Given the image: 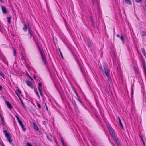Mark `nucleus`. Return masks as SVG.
Returning a JSON list of instances; mask_svg holds the SVG:
<instances>
[{
  "instance_id": "nucleus-33",
  "label": "nucleus",
  "mask_w": 146,
  "mask_h": 146,
  "mask_svg": "<svg viewBox=\"0 0 146 146\" xmlns=\"http://www.w3.org/2000/svg\"><path fill=\"white\" fill-rule=\"evenodd\" d=\"M15 117H16V118L17 119L18 121L20 120L19 117L15 115Z\"/></svg>"
},
{
  "instance_id": "nucleus-55",
  "label": "nucleus",
  "mask_w": 146,
  "mask_h": 146,
  "mask_svg": "<svg viewBox=\"0 0 146 146\" xmlns=\"http://www.w3.org/2000/svg\"><path fill=\"white\" fill-rule=\"evenodd\" d=\"M45 123V122H43V123Z\"/></svg>"
},
{
  "instance_id": "nucleus-24",
  "label": "nucleus",
  "mask_w": 146,
  "mask_h": 146,
  "mask_svg": "<svg viewBox=\"0 0 146 146\" xmlns=\"http://www.w3.org/2000/svg\"><path fill=\"white\" fill-rule=\"evenodd\" d=\"M11 17H8V22L9 23H10V22H11L10 19H11Z\"/></svg>"
},
{
  "instance_id": "nucleus-4",
  "label": "nucleus",
  "mask_w": 146,
  "mask_h": 146,
  "mask_svg": "<svg viewBox=\"0 0 146 146\" xmlns=\"http://www.w3.org/2000/svg\"><path fill=\"white\" fill-rule=\"evenodd\" d=\"M40 51L41 54L42 61L44 62V64H46V60L45 58V53L44 51H43L40 50Z\"/></svg>"
},
{
  "instance_id": "nucleus-8",
  "label": "nucleus",
  "mask_w": 146,
  "mask_h": 146,
  "mask_svg": "<svg viewBox=\"0 0 146 146\" xmlns=\"http://www.w3.org/2000/svg\"><path fill=\"white\" fill-rule=\"evenodd\" d=\"M2 10L3 13L5 14L7 12V10L5 7L3 6H1Z\"/></svg>"
},
{
  "instance_id": "nucleus-29",
  "label": "nucleus",
  "mask_w": 146,
  "mask_h": 146,
  "mask_svg": "<svg viewBox=\"0 0 146 146\" xmlns=\"http://www.w3.org/2000/svg\"><path fill=\"white\" fill-rule=\"evenodd\" d=\"M35 90V92H36V94L37 95L38 97H39V94H38L37 91H36Z\"/></svg>"
},
{
  "instance_id": "nucleus-15",
  "label": "nucleus",
  "mask_w": 146,
  "mask_h": 146,
  "mask_svg": "<svg viewBox=\"0 0 146 146\" xmlns=\"http://www.w3.org/2000/svg\"><path fill=\"white\" fill-rule=\"evenodd\" d=\"M40 87H38V89L39 90L40 94L41 96H42L43 95V94H42V92L41 91V90L40 89Z\"/></svg>"
},
{
  "instance_id": "nucleus-37",
  "label": "nucleus",
  "mask_w": 146,
  "mask_h": 146,
  "mask_svg": "<svg viewBox=\"0 0 146 146\" xmlns=\"http://www.w3.org/2000/svg\"><path fill=\"white\" fill-rule=\"evenodd\" d=\"M27 75L32 80H33V78L29 75V74H27Z\"/></svg>"
},
{
  "instance_id": "nucleus-9",
  "label": "nucleus",
  "mask_w": 146,
  "mask_h": 146,
  "mask_svg": "<svg viewBox=\"0 0 146 146\" xmlns=\"http://www.w3.org/2000/svg\"><path fill=\"white\" fill-rule=\"evenodd\" d=\"M6 103V105L9 109H11L12 108V106L11 105L9 102L7 101Z\"/></svg>"
},
{
  "instance_id": "nucleus-5",
  "label": "nucleus",
  "mask_w": 146,
  "mask_h": 146,
  "mask_svg": "<svg viewBox=\"0 0 146 146\" xmlns=\"http://www.w3.org/2000/svg\"><path fill=\"white\" fill-rule=\"evenodd\" d=\"M113 138L114 140L115 141L116 143L117 144L118 146H121L120 142H119L118 139L116 138L115 137Z\"/></svg>"
},
{
  "instance_id": "nucleus-31",
  "label": "nucleus",
  "mask_w": 146,
  "mask_h": 146,
  "mask_svg": "<svg viewBox=\"0 0 146 146\" xmlns=\"http://www.w3.org/2000/svg\"><path fill=\"white\" fill-rule=\"evenodd\" d=\"M21 59L22 60H23L25 62H26V60L24 58V57L23 56H22L21 58Z\"/></svg>"
},
{
  "instance_id": "nucleus-34",
  "label": "nucleus",
  "mask_w": 146,
  "mask_h": 146,
  "mask_svg": "<svg viewBox=\"0 0 146 146\" xmlns=\"http://www.w3.org/2000/svg\"><path fill=\"white\" fill-rule=\"evenodd\" d=\"M143 67L144 69L146 68V67H145V63L144 62H143Z\"/></svg>"
},
{
  "instance_id": "nucleus-21",
  "label": "nucleus",
  "mask_w": 146,
  "mask_h": 146,
  "mask_svg": "<svg viewBox=\"0 0 146 146\" xmlns=\"http://www.w3.org/2000/svg\"><path fill=\"white\" fill-rule=\"evenodd\" d=\"M28 31H29V33L30 34V36H31V35H32V34H31V28H28Z\"/></svg>"
},
{
  "instance_id": "nucleus-17",
  "label": "nucleus",
  "mask_w": 146,
  "mask_h": 146,
  "mask_svg": "<svg viewBox=\"0 0 146 146\" xmlns=\"http://www.w3.org/2000/svg\"><path fill=\"white\" fill-rule=\"evenodd\" d=\"M141 35L142 36H145L146 35V32L143 31L141 32Z\"/></svg>"
},
{
  "instance_id": "nucleus-11",
  "label": "nucleus",
  "mask_w": 146,
  "mask_h": 146,
  "mask_svg": "<svg viewBox=\"0 0 146 146\" xmlns=\"http://www.w3.org/2000/svg\"><path fill=\"white\" fill-rule=\"evenodd\" d=\"M141 51H142V53H143V55L144 56L146 57V53L145 50L143 48H142L141 49Z\"/></svg>"
},
{
  "instance_id": "nucleus-16",
  "label": "nucleus",
  "mask_w": 146,
  "mask_h": 146,
  "mask_svg": "<svg viewBox=\"0 0 146 146\" xmlns=\"http://www.w3.org/2000/svg\"><path fill=\"white\" fill-rule=\"evenodd\" d=\"M120 39L122 40L123 43H124V39H123V35H122L120 37Z\"/></svg>"
},
{
  "instance_id": "nucleus-19",
  "label": "nucleus",
  "mask_w": 146,
  "mask_h": 146,
  "mask_svg": "<svg viewBox=\"0 0 146 146\" xmlns=\"http://www.w3.org/2000/svg\"><path fill=\"white\" fill-rule=\"evenodd\" d=\"M61 141L63 146H65V145L64 143V141L62 138H61Z\"/></svg>"
},
{
  "instance_id": "nucleus-51",
  "label": "nucleus",
  "mask_w": 146,
  "mask_h": 146,
  "mask_svg": "<svg viewBox=\"0 0 146 146\" xmlns=\"http://www.w3.org/2000/svg\"><path fill=\"white\" fill-rule=\"evenodd\" d=\"M79 101L81 103H82L81 101L79 99Z\"/></svg>"
},
{
  "instance_id": "nucleus-20",
  "label": "nucleus",
  "mask_w": 146,
  "mask_h": 146,
  "mask_svg": "<svg viewBox=\"0 0 146 146\" xmlns=\"http://www.w3.org/2000/svg\"><path fill=\"white\" fill-rule=\"evenodd\" d=\"M23 29L24 31H26L27 29V28L25 24H24V27L23 28Z\"/></svg>"
},
{
  "instance_id": "nucleus-41",
  "label": "nucleus",
  "mask_w": 146,
  "mask_h": 146,
  "mask_svg": "<svg viewBox=\"0 0 146 146\" xmlns=\"http://www.w3.org/2000/svg\"><path fill=\"white\" fill-rule=\"evenodd\" d=\"M92 3L93 5L95 4V0H92Z\"/></svg>"
},
{
  "instance_id": "nucleus-54",
  "label": "nucleus",
  "mask_w": 146,
  "mask_h": 146,
  "mask_svg": "<svg viewBox=\"0 0 146 146\" xmlns=\"http://www.w3.org/2000/svg\"><path fill=\"white\" fill-rule=\"evenodd\" d=\"M16 94H17V95H18V94H17V93H16Z\"/></svg>"
},
{
  "instance_id": "nucleus-38",
  "label": "nucleus",
  "mask_w": 146,
  "mask_h": 146,
  "mask_svg": "<svg viewBox=\"0 0 146 146\" xmlns=\"http://www.w3.org/2000/svg\"><path fill=\"white\" fill-rule=\"evenodd\" d=\"M19 123L20 124H21L22 123V121L20 120H19L18 121Z\"/></svg>"
},
{
  "instance_id": "nucleus-49",
  "label": "nucleus",
  "mask_w": 146,
  "mask_h": 146,
  "mask_svg": "<svg viewBox=\"0 0 146 146\" xmlns=\"http://www.w3.org/2000/svg\"><path fill=\"white\" fill-rule=\"evenodd\" d=\"M46 110H48V108H47V106H46Z\"/></svg>"
},
{
  "instance_id": "nucleus-44",
  "label": "nucleus",
  "mask_w": 146,
  "mask_h": 146,
  "mask_svg": "<svg viewBox=\"0 0 146 146\" xmlns=\"http://www.w3.org/2000/svg\"><path fill=\"white\" fill-rule=\"evenodd\" d=\"M116 36L117 37H120V36L118 34H117L116 35Z\"/></svg>"
},
{
  "instance_id": "nucleus-47",
  "label": "nucleus",
  "mask_w": 146,
  "mask_h": 146,
  "mask_svg": "<svg viewBox=\"0 0 146 146\" xmlns=\"http://www.w3.org/2000/svg\"><path fill=\"white\" fill-rule=\"evenodd\" d=\"M131 94H132V96L133 95V93L132 91H131Z\"/></svg>"
},
{
  "instance_id": "nucleus-43",
  "label": "nucleus",
  "mask_w": 146,
  "mask_h": 146,
  "mask_svg": "<svg viewBox=\"0 0 146 146\" xmlns=\"http://www.w3.org/2000/svg\"><path fill=\"white\" fill-rule=\"evenodd\" d=\"M20 126H21V127L22 126H23V125L22 123L21 124H20Z\"/></svg>"
},
{
  "instance_id": "nucleus-2",
  "label": "nucleus",
  "mask_w": 146,
  "mask_h": 146,
  "mask_svg": "<svg viewBox=\"0 0 146 146\" xmlns=\"http://www.w3.org/2000/svg\"><path fill=\"white\" fill-rule=\"evenodd\" d=\"M107 127L108 129L110 132V133L111 136L113 137H115V131L113 129L111 128V127L110 125H107Z\"/></svg>"
},
{
  "instance_id": "nucleus-50",
  "label": "nucleus",
  "mask_w": 146,
  "mask_h": 146,
  "mask_svg": "<svg viewBox=\"0 0 146 146\" xmlns=\"http://www.w3.org/2000/svg\"><path fill=\"white\" fill-rule=\"evenodd\" d=\"M142 141H143V144H144V141H143V140H142Z\"/></svg>"
},
{
  "instance_id": "nucleus-26",
  "label": "nucleus",
  "mask_w": 146,
  "mask_h": 146,
  "mask_svg": "<svg viewBox=\"0 0 146 146\" xmlns=\"http://www.w3.org/2000/svg\"><path fill=\"white\" fill-rule=\"evenodd\" d=\"M26 145L27 146H32V145L29 142L27 143Z\"/></svg>"
},
{
  "instance_id": "nucleus-14",
  "label": "nucleus",
  "mask_w": 146,
  "mask_h": 146,
  "mask_svg": "<svg viewBox=\"0 0 146 146\" xmlns=\"http://www.w3.org/2000/svg\"><path fill=\"white\" fill-rule=\"evenodd\" d=\"M47 139L50 141H52V137L51 135H50V136H47Z\"/></svg>"
},
{
  "instance_id": "nucleus-25",
  "label": "nucleus",
  "mask_w": 146,
  "mask_h": 146,
  "mask_svg": "<svg viewBox=\"0 0 146 146\" xmlns=\"http://www.w3.org/2000/svg\"><path fill=\"white\" fill-rule=\"evenodd\" d=\"M135 0V1L137 3H141L142 1V0Z\"/></svg>"
},
{
  "instance_id": "nucleus-53",
  "label": "nucleus",
  "mask_w": 146,
  "mask_h": 146,
  "mask_svg": "<svg viewBox=\"0 0 146 146\" xmlns=\"http://www.w3.org/2000/svg\"><path fill=\"white\" fill-rule=\"evenodd\" d=\"M46 7H47V8H48V7L46 5Z\"/></svg>"
},
{
  "instance_id": "nucleus-6",
  "label": "nucleus",
  "mask_w": 146,
  "mask_h": 146,
  "mask_svg": "<svg viewBox=\"0 0 146 146\" xmlns=\"http://www.w3.org/2000/svg\"><path fill=\"white\" fill-rule=\"evenodd\" d=\"M26 83L27 85L32 88H33V86L32 84L29 81H26Z\"/></svg>"
},
{
  "instance_id": "nucleus-52",
  "label": "nucleus",
  "mask_w": 146,
  "mask_h": 146,
  "mask_svg": "<svg viewBox=\"0 0 146 146\" xmlns=\"http://www.w3.org/2000/svg\"><path fill=\"white\" fill-rule=\"evenodd\" d=\"M0 1H1V2H2V0H0Z\"/></svg>"
},
{
  "instance_id": "nucleus-40",
  "label": "nucleus",
  "mask_w": 146,
  "mask_h": 146,
  "mask_svg": "<svg viewBox=\"0 0 146 146\" xmlns=\"http://www.w3.org/2000/svg\"><path fill=\"white\" fill-rule=\"evenodd\" d=\"M1 144L2 146H5V145L3 143V142H2L1 143Z\"/></svg>"
},
{
  "instance_id": "nucleus-22",
  "label": "nucleus",
  "mask_w": 146,
  "mask_h": 146,
  "mask_svg": "<svg viewBox=\"0 0 146 146\" xmlns=\"http://www.w3.org/2000/svg\"><path fill=\"white\" fill-rule=\"evenodd\" d=\"M20 101H21V103L23 106L24 107V108H25V106L24 105V104H23V101H22L21 99L20 98Z\"/></svg>"
},
{
  "instance_id": "nucleus-48",
  "label": "nucleus",
  "mask_w": 146,
  "mask_h": 146,
  "mask_svg": "<svg viewBox=\"0 0 146 146\" xmlns=\"http://www.w3.org/2000/svg\"><path fill=\"white\" fill-rule=\"evenodd\" d=\"M34 78L35 79H36V76H34Z\"/></svg>"
},
{
  "instance_id": "nucleus-39",
  "label": "nucleus",
  "mask_w": 146,
  "mask_h": 146,
  "mask_svg": "<svg viewBox=\"0 0 146 146\" xmlns=\"http://www.w3.org/2000/svg\"><path fill=\"white\" fill-rule=\"evenodd\" d=\"M37 106L39 108H40V106L39 104H37Z\"/></svg>"
},
{
  "instance_id": "nucleus-35",
  "label": "nucleus",
  "mask_w": 146,
  "mask_h": 146,
  "mask_svg": "<svg viewBox=\"0 0 146 146\" xmlns=\"http://www.w3.org/2000/svg\"><path fill=\"white\" fill-rule=\"evenodd\" d=\"M38 85L39 86V87H40H40H41L42 86V84L40 83H38Z\"/></svg>"
},
{
  "instance_id": "nucleus-7",
  "label": "nucleus",
  "mask_w": 146,
  "mask_h": 146,
  "mask_svg": "<svg viewBox=\"0 0 146 146\" xmlns=\"http://www.w3.org/2000/svg\"><path fill=\"white\" fill-rule=\"evenodd\" d=\"M33 125L34 129L36 131H38V128L37 125L34 123H33Z\"/></svg>"
},
{
  "instance_id": "nucleus-36",
  "label": "nucleus",
  "mask_w": 146,
  "mask_h": 146,
  "mask_svg": "<svg viewBox=\"0 0 146 146\" xmlns=\"http://www.w3.org/2000/svg\"><path fill=\"white\" fill-rule=\"evenodd\" d=\"M16 54V51H15V50H14V56H15Z\"/></svg>"
},
{
  "instance_id": "nucleus-23",
  "label": "nucleus",
  "mask_w": 146,
  "mask_h": 146,
  "mask_svg": "<svg viewBox=\"0 0 146 146\" xmlns=\"http://www.w3.org/2000/svg\"><path fill=\"white\" fill-rule=\"evenodd\" d=\"M73 104H74V106H75V107L76 108H77L78 107H77V106L76 105V102H75V101H74L73 102Z\"/></svg>"
},
{
  "instance_id": "nucleus-46",
  "label": "nucleus",
  "mask_w": 146,
  "mask_h": 146,
  "mask_svg": "<svg viewBox=\"0 0 146 146\" xmlns=\"http://www.w3.org/2000/svg\"><path fill=\"white\" fill-rule=\"evenodd\" d=\"M0 118H2V117H3L2 116H1V115L0 114Z\"/></svg>"
},
{
  "instance_id": "nucleus-45",
  "label": "nucleus",
  "mask_w": 146,
  "mask_h": 146,
  "mask_svg": "<svg viewBox=\"0 0 146 146\" xmlns=\"http://www.w3.org/2000/svg\"><path fill=\"white\" fill-rule=\"evenodd\" d=\"M2 87L1 86H0V90H2Z\"/></svg>"
},
{
  "instance_id": "nucleus-13",
  "label": "nucleus",
  "mask_w": 146,
  "mask_h": 146,
  "mask_svg": "<svg viewBox=\"0 0 146 146\" xmlns=\"http://www.w3.org/2000/svg\"><path fill=\"white\" fill-rule=\"evenodd\" d=\"M1 123H2V124L3 126H5V123H4V119L3 117L2 118H1Z\"/></svg>"
},
{
  "instance_id": "nucleus-42",
  "label": "nucleus",
  "mask_w": 146,
  "mask_h": 146,
  "mask_svg": "<svg viewBox=\"0 0 146 146\" xmlns=\"http://www.w3.org/2000/svg\"><path fill=\"white\" fill-rule=\"evenodd\" d=\"M144 70L145 75H146V68H144Z\"/></svg>"
},
{
  "instance_id": "nucleus-27",
  "label": "nucleus",
  "mask_w": 146,
  "mask_h": 146,
  "mask_svg": "<svg viewBox=\"0 0 146 146\" xmlns=\"http://www.w3.org/2000/svg\"><path fill=\"white\" fill-rule=\"evenodd\" d=\"M17 91L20 94H21V90H20V89L19 88H18L17 89Z\"/></svg>"
},
{
  "instance_id": "nucleus-32",
  "label": "nucleus",
  "mask_w": 146,
  "mask_h": 146,
  "mask_svg": "<svg viewBox=\"0 0 146 146\" xmlns=\"http://www.w3.org/2000/svg\"><path fill=\"white\" fill-rule=\"evenodd\" d=\"M125 1H126L127 3H131L129 0H125Z\"/></svg>"
},
{
  "instance_id": "nucleus-28",
  "label": "nucleus",
  "mask_w": 146,
  "mask_h": 146,
  "mask_svg": "<svg viewBox=\"0 0 146 146\" xmlns=\"http://www.w3.org/2000/svg\"><path fill=\"white\" fill-rule=\"evenodd\" d=\"M59 52L60 53V55H61V56L62 58H63V56H62V54L61 52L60 51V49H59Z\"/></svg>"
},
{
  "instance_id": "nucleus-1",
  "label": "nucleus",
  "mask_w": 146,
  "mask_h": 146,
  "mask_svg": "<svg viewBox=\"0 0 146 146\" xmlns=\"http://www.w3.org/2000/svg\"><path fill=\"white\" fill-rule=\"evenodd\" d=\"M103 66L104 68V70H102V69L101 68L102 70L104 72L105 74L107 77L108 78V83L109 84L111 83V81L110 79V71L108 69L107 66L105 64H103Z\"/></svg>"
},
{
  "instance_id": "nucleus-30",
  "label": "nucleus",
  "mask_w": 146,
  "mask_h": 146,
  "mask_svg": "<svg viewBox=\"0 0 146 146\" xmlns=\"http://www.w3.org/2000/svg\"><path fill=\"white\" fill-rule=\"evenodd\" d=\"M22 129H23V130L24 131H25V129L24 127V126L23 125V126H22L21 127Z\"/></svg>"
},
{
  "instance_id": "nucleus-12",
  "label": "nucleus",
  "mask_w": 146,
  "mask_h": 146,
  "mask_svg": "<svg viewBox=\"0 0 146 146\" xmlns=\"http://www.w3.org/2000/svg\"><path fill=\"white\" fill-rule=\"evenodd\" d=\"M90 19L91 21L92 22V25L93 26H94V19H93L92 16H90Z\"/></svg>"
},
{
  "instance_id": "nucleus-3",
  "label": "nucleus",
  "mask_w": 146,
  "mask_h": 146,
  "mask_svg": "<svg viewBox=\"0 0 146 146\" xmlns=\"http://www.w3.org/2000/svg\"><path fill=\"white\" fill-rule=\"evenodd\" d=\"M3 132L6 137L8 141L11 144V143L12 141V140L9 133H8L6 130H4Z\"/></svg>"
},
{
  "instance_id": "nucleus-18",
  "label": "nucleus",
  "mask_w": 146,
  "mask_h": 146,
  "mask_svg": "<svg viewBox=\"0 0 146 146\" xmlns=\"http://www.w3.org/2000/svg\"><path fill=\"white\" fill-rule=\"evenodd\" d=\"M0 75L4 78V75L3 74L2 72L0 71Z\"/></svg>"
},
{
  "instance_id": "nucleus-10",
  "label": "nucleus",
  "mask_w": 146,
  "mask_h": 146,
  "mask_svg": "<svg viewBox=\"0 0 146 146\" xmlns=\"http://www.w3.org/2000/svg\"><path fill=\"white\" fill-rule=\"evenodd\" d=\"M117 118L119 121V123L120 124V125L121 126V127L123 129V125H122V123H121V120L120 119V118H119V117H117Z\"/></svg>"
}]
</instances>
